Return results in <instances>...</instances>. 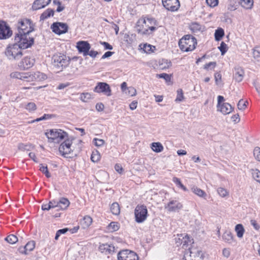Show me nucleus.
I'll return each instance as SVG.
<instances>
[{
    "mask_svg": "<svg viewBox=\"0 0 260 260\" xmlns=\"http://www.w3.org/2000/svg\"><path fill=\"white\" fill-rule=\"evenodd\" d=\"M214 78H215L216 83L217 84H218V81H220L221 80V74L218 72L215 73L214 74Z\"/></svg>",
    "mask_w": 260,
    "mask_h": 260,
    "instance_id": "680f3d73",
    "label": "nucleus"
},
{
    "mask_svg": "<svg viewBox=\"0 0 260 260\" xmlns=\"http://www.w3.org/2000/svg\"><path fill=\"white\" fill-rule=\"evenodd\" d=\"M246 103H247V102L243 101L242 99L240 100L237 105L238 108L240 110L245 109L246 107Z\"/></svg>",
    "mask_w": 260,
    "mask_h": 260,
    "instance_id": "8fccbe9b",
    "label": "nucleus"
},
{
    "mask_svg": "<svg viewBox=\"0 0 260 260\" xmlns=\"http://www.w3.org/2000/svg\"><path fill=\"white\" fill-rule=\"evenodd\" d=\"M235 231L237 233V236L238 238H241L243 236L245 232L244 228L242 224H238L235 226Z\"/></svg>",
    "mask_w": 260,
    "mask_h": 260,
    "instance_id": "c85d7f7f",
    "label": "nucleus"
},
{
    "mask_svg": "<svg viewBox=\"0 0 260 260\" xmlns=\"http://www.w3.org/2000/svg\"><path fill=\"white\" fill-rule=\"evenodd\" d=\"M135 220L137 223H142L147 218L148 211L146 206L138 205L135 209Z\"/></svg>",
    "mask_w": 260,
    "mask_h": 260,
    "instance_id": "6e6552de",
    "label": "nucleus"
},
{
    "mask_svg": "<svg viewBox=\"0 0 260 260\" xmlns=\"http://www.w3.org/2000/svg\"><path fill=\"white\" fill-rule=\"evenodd\" d=\"M76 47L79 52L85 56L88 55V52L90 50L91 46L87 41H80L77 43Z\"/></svg>",
    "mask_w": 260,
    "mask_h": 260,
    "instance_id": "2eb2a0df",
    "label": "nucleus"
},
{
    "mask_svg": "<svg viewBox=\"0 0 260 260\" xmlns=\"http://www.w3.org/2000/svg\"><path fill=\"white\" fill-rule=\"evenodd\" d=\"M29 35V34H16L14 39L15 43H17V45L22 49L30 47L34 44V39Z\"/></svg>",
    "mask_w": 260,
    "mask_h": 260,
    "instance_id": "423d86ee",
    "label": "nucleus"
},
{
    "mask_svg": "<svg viewBox=\"0 0 260 260\" xmlns=\"http://www.w3.org/2000/svg\"><path fill=\"white\" fill-rule=\"evenodd\" d=\"M51 28L52 31L57 34L61 35L66 33L68 30V26L66 23L62 22H55L53 23Z\"/></svg>",
    "mask_w": 260,
    "mask_h": 260,
    "instance_id": "ddd939ff",
    "label": "nucleus"
},
{
    "mask_svg": "<svg viewBox=\"0 0 260 260\" xmlns=\"http://www.w3.org/2000/svg\"><path fill=\"white\" fill-rule=\"evenodd\" d=\"M173 182L176 183L177 185H178L179 187L181 188L184 191H187V189L186 187H185L181 182L180 180L177 178V177H174L173 178Z\"/></svg>",
    "mask_w": 260,
    "mask_h": 260,
    "instance_id": "a19ab883",
    "label": "nucleus"
},
{
    "mask_svg": "<svg viewBox=\"0 0 260 260\" xmlns=\"http://www.w3.org/2000/svg\"><path fill=\"white\" fill-rule=\"evenodd\" d=\"M5 239L6 241L11 244L16 243L18 240L17 237L13 234L10 235Z\"/></svg>",
    "mask_w": 260,
    "mask_h": 260,
    "instance_id": "e433bc0d",
    "label": "nucleus"
},
{
    "mask_svg": "<svg viewBox=\"0 0 260 260\" xmlns=\"http://www.w3.org/2000/svg\"><path fill=\"white\" fill-rule=\"evenodd\" d=\"M70 202L67 198H61L58 201V209L57 210H65L70 205Z\"/></svg>",
    "mask_w": 260,
    "mask_h": 260,
    "instance_id": "393cba45",
    "label": "nucleus"
},
{
    "mask_svg": "<svg viewBox=\"0 0 260 260\" xmlns=\"http://www.w3.org/2000/svg\"><path fill=\"white\" fill-rule=\"evenodd\" d=\"M235 74L234 77L236 81L240 82L243 78L244 75V72L243 69L240 67H237L235 68Z\"/></svg>",
    "mask_w": 260,
    "mask_h": 260,
    "instance_id": "b1692460",
    "label": "nucleus"
},
{
    "mask_svg": "<svg viewBox=\"0 0 260 260\" xmlns=\"http://www.w3.org/2000/svg\"><path fill=\"white\" fill-rule=\"evenodd\" d=\"M151 47L152 46L151 45H148L147 44L143 45V49L146 53H150L151 52Z\"/></svg>",
    "mask_w": 260,
    "mask_h": 260,
    "instance_id": "13d9d810",
    "label": "nucleus"
},
{
    "mask_svg": "<svg viewBox=\"0 0 260 260\" xmlns=\"http://www.w3.org/2000/svg\"><path fill=\"white\" fill-rule=\"evenodd\" d=\"M35 59L33 57H25L19 63V67L24 69L27 70L31 68L35 64Z\"/></svg>",
    "mask_w": 260,
    "mask_h": 260,
    "instance_id": "f3484780",
    "label": "nucleus"
},
{
    "mask_svg": "<svg viewBox=\"0 0 260 260\" xmlns=\"http://www.w3.org/2000/svg\"><path fill=\"white\" fill-rule=\"evenodd\" d=\"M69 58L61 53H56L52 57L51 64L57 72L62 71L69 65Z\"/></svg>",
    "mask_w": 260,
    "mask_h": 260,
    "instance_id": "f03ea898",
    "label": "nucleus"
},
{
    "mask_svg": "<svg viewBox=\"0 0 260 260\" xmlns=\"http://www.w3.org/2000/svg\"><path fill=\"white\" fill-rule=\"evenodd\" d=\"M54 11L51 9H48L45 12H44L40 16L41 20H44L50 16H52L54 15Z\"/></svg>",
    "mask_w": 260,
    "mask_h": 260,
    "instance_id": "cd10ccee",
    "label": "nucleus"
},
{
    "mask_svg": "<svg viewBox=\"0 0 260 260\" xmlns=\"http://www.w3.org/2000/svg\"><path fill=\"white\" fill-rule=\"evenodd\" d=\"M35 247V242L34 241H30L25 245L24 247H20L19 248V251L22 254H27V251H32Z\"/></svg>",
    "mask_w": 260,
    "mask_h": 260,
    "instance_id": "4be33fe9",
    "label": "nucleus"
},
{
    "mask_svg": "<svg viewBox=\"0 0 260 260\" xmlns=\"http://www.w3.org/2000/svg\"><path fill=\"white\" fill-rule=\"evenodd\" d=\"M197 44L196 39L189 35L185 36L179 42L180 49L185 52L194 50Z\"/></svg>",
    "mask_w": 260,
    "mask_h": 260,
    "instance_id": "39448f33",
    "label": "nucleus"
},
{
    "mask_svg": "<svg viewBox=\"0 0 260 260\" xmlns=\"http://www.w3.org/2000/svg\"><path fill=\"white\" fill-rule=\"evenodd\" d=\"M109 247V245L106 244H103L102 245L100 246V249L102 251V252L105 251L106 252H108V248Z\"/></svg>",
    "mask_w": 260,
    "mask_h": 260,
    "instance_id": "052dcab7",
    "label": "nucleus"
},
{
    "mask_svg": "<svg viewBox=\"0 0 260 260\" xmlns=\"http://www.w3.org/2000/svg\"><path fill=\"white\" fill-rule=\"evenodd\" d=\"M92 219L89 216H85L81 221V225L83 228L88 227L92 223Z\"/></svg>",
    "mask_w": 260,
    "mask_h": 260,
    "instance_id": "72a5a7b5",
    "label": "nucleus"
},
{
    "mask_svg": "<svg viewBox=\"0 0 260 260\" xmlns=\"http://www.w3.org/2000/svg\"><path fill=\"white\" fill-rule=\"evenodd\" d=\"M21 48L17 45V43L8 46L5 51V54L9 60H17L20 59L22 53Z\"/></svg>",
    "mask_w": 260,
    "mask_h": 260,
    "instance_id": "0eeeda50",
    "label": "nucleus"
},
{
    "mask_svg": "<svg viewBox=\"0 0 260 260\" xmlns=\"http://www.w3.org/2000/svg\"><path fill=\"white\" fill-rule=\"evenodd\" d=\"M108 229L111 232L116 231L119 229L118 223L116 222H112L109 224Z\"/></svg>",
    "mask_w": 260,
    "mask_h": 260,
    "instance_id": "ea45409f",
    "label": "nucleus"
},
{
    "mask_svg": "<svg viewBox=\"0 0 260 260\" xmlns=\"http://www.w3.org/2000/svg\"><path fill=\"white\" fill-rule=\"evenodd\" d=\"M12 34L10 28L6 25L0 24V39H5Z\"/></svg>",
    "mask_w": 260,
    "mask_h": 260,
    "instance_id": "aec40b11",
    "label": "nucleus"
},
{
    "mask_svg": "<svg viewBox=\"0 0 260 260\" xmlns=\"http://www.w3.org/2000/svg\"><path fill=\"white\" fill-rule=\"evenodd\" d=\"M17 27L18 31L17 34H29L34 30L31 21L27 19L19 21Z\"/></svg>",
    "mask_w": 260,
    "mask_h": 260,
    "instance_id": "1a4fd4ad",
    "label": "nucleus"
},
{
    "mask_svg": "<svg viewBox=\"0 0 260 260\" xmlns=\"http://www.w3.org/2000/svg\"><path fill=\"white\" fill-rule=\"evenodd\" d=\"M239 3L241 6L247 9H251L253 6V0H240Z\"/></svg>",
    "mask_w": 260,
    "mask_h": 260,
    "instance_id": "c756f323",
    "label": "nucleus"
},
{
    "mask_svg": "<svg viewBox=\"0 0 260 260\" xmlns=\"http://www.w3.org/2000/svg\"><path fill=\"white\" fill-rule=\"evenodd\" d=\"M100 155L98 151L93 152L91 156V160L93 162H98L100 159Z\"/></svg>",
    "mask_w": 260,
    "mask_h": 260,
    "instance_id": "09e8293b",
    "label": "nucleus"
},
{
    "mask_svg": "<svg viewBox=\"0 0 260 260\" xmlns=\"http://www.w3.org/2000/svg\"><path fill=\"white\" fill-rule=\"evenodd\" d=\"M49 142L59 143L68 137V134L60 129H52L45 133Z\"/></svg>",
    "mask_w": 260,
    "mask_h": 260,
    "instance_id": "7ed1b4c3",
    "label": "nucleus"
},
{
    "mask_svg": "<svg viewBox=\"0 0 260 260\" xmlns=\"http://www.w3.org/2000/svg\"><path fill=\"white\" fill-rule=\"evenodd\" d=\"M40 170L44 173L47 178L51 177L47 166H44L43 164L40 165Z\"/></svg>",
    "mask_w": 260,
    "mask_h": 260,
    "instance_id": "4c0bfd02",
    "label": "nucleus"
},
{
    "mask_svg": "<svg viewBox=\"0 0 260 260\" xmlns=\"http://www.w3.org/2000/svg\"><path fill=\"white\" fill-rule=\"evenodd\" d=\"M190 29L194 33L201 31L202 26L197 22H192L189 26Z\"/></svg>",
    "mask_w": 260,
    "mask_h": 260,
    "instance_id": "2f4dec72",
    "label": "nucleus"
},
{
    "mask_svg": "<svg viewBox=\"0 0 260 260\" xmlns=\"http://www.w3.org/2000/svg\"><path fill=\"white\" fill-rule=\"evenodd\" d=\"M117 257L118 260H139L137 253L128 249L119 251Z\"/></svg>",
    "mask_w": 260,
    "mask_h": 260,
    "instance_id": "9b49d317",
    "label": "nucleus"
},
{
    "mask_svg": "<svg viewBox=\"0 0 260 260\" xmlns=\"http://www.w3.org/2000/svg\"><path fill=\"white\" fill-rule=\"evenodd\" d=\"M110 210L111 212L115 215H118L120 213V207L119 204L116 202L113 203L111 205Z\"/></svg>",
    "mask_w": 260,
    "mask_h": 260,
    "instance_id": "473e14b6",
    "label": "nucleus"
},
{
    "mask_svg": "<svg viewBox=\"0 0 260 260\" xmlns=\"http://www.w3.org/2000/svg\"><path fill=\"white\" fill-rule=\"evenodd\" d=\"M217 192L219 194V195L223 198L228 195V192L227 190L222 187H219L217 189Z\"/></svg>",
    "mask_w": 260,
    "mask_h": 260,
    "instance_id": "37998d69",
    "label": "nucleus"
},
{
    "mask_svg": "<svg viewBox=\"0 0 260 260\" xmlns=\"http://www.w3.org/2000/svg\"><path fill=\"white\" fill-rule=\"evenodd\" d=\"M10 77L12 78L18 79L26 82H31L33 81H41L47 78V76L45 74L40 72L32 73L14 72L11 73Z\"/></svg>",
    "mask_w": 260,
    "mask_h": 260,
    "instance_id": "f257e3e1",
    "label": "nucleus"
},
{
    "mask_svg": "<svg viewBox=\"0 0 260 260\" xmlns=\"http://www.w3.org/2000/svg\"><path fill=\"white\" fill-rule=\"evenodd\" d=\"M216 65V63L215 61L210 62L208 63H207L204 65V69L205 70H209L210 67H212L213 69H214Z\"/></svg>",
    "mask_w": 260,
    "mask_h": 260,
    "instance_id": "6e6d98bb",
    "label": "nucleus"
},
{
    "mask_svg": "<svg viewBox=\"0 0 260 260\" xmlns=\"http://www.w3.org/2000/svg\"><path fill=\"white\" fill-rule=\"evenodd\" d=\"M192 239L187 235H186L183 236L182 235H178V238H175L176 243L177 245H182V247H186L189 244L191 243Z\"/></svg>",
    "mask_w": 260,
    "mask_h": 260,
    "instance_id": "dca6fc26",
    "label": "nucleus"
},
{
    "mask_svg": "<svg viewBox=\"0 0 260 260\" xmlns=\"http://www.w3.org/2000/svg\"><path fill=\"white\" fill-rule=\"evenodd\" d=\"M68 231V229L67 228H64L58 230L56 233L55 239L57 240L61 234H65Z\"/></svg>",
    "mask_w": 260,
    "mask_h": 260,
    "instance_id": "603ef678",
    "label": "nucleus"
},
{
    "mask_svg": "<svg viewBox=\"0 0 260 260\" xmlns=\"http://www.w3.org/2000/svg\"><path fill=\"white\" fill-rule=\"evenodd\" d=\"M185 256L187 257V260H203L202 251L196 249L190 250L189 255L186 253Z\"/></svg>",
    "mask_w": 260,
    "mask_h": 260,
    "instance_id": "a211bd4d",
    "label": "nucleus"
},
{
    "mask_svg": "<svg viewBox=\"0 0 260 260\" xmlns=\"http://www.w3.org/2000/svg\"><path fill=\"white\" fill-rule=\"evenodd\" d=\"M90 99V94L88 93H83L81 94L80 99L84 102H86L87 100Z\"/></svg>",
    "mask_w": 260,
    "mask_h": 260,
    "instance_id": "4d7b16f0",
    "label": "nucleus"
},
{
    "mask_svg": "<svg viewBox=\"0 0 260 260\" xmlns=\"http://www.w3.org/2000/svg\"><path fill=\"white\" fill-rule=\"evenodd\" d=\"M250 223H251V225H253V226L254 227V228L255 230H258L259 229L260 227L255 220H253V219L251 220Z\"/></svg>",
    "mask_w": 260,
    "mask_h": 260,
    "instance_id": "774afa93",
    "label": "nucleus"
},
{
    "mask_svg": "<svg viewBox=\"0 0 260 260\" xmlns=\"http://www.w3.org/2000/svg\"><path fill=\"white\" fill-rule=\"evenodd\" d=\"M253 155L255 158L260 161V148L255 147L253 150Z\"/></svg>",
    "mask_w": 260,
    "mask_h": 260,
    "instance_id": "3c124183",
    "label": "nucleus"
},
{
    "mask_svg": "<svg viewBox=\"0 0 260 260\" xmlns=\"http://www.w3.org/2000/svg\"><path fill=\"white\" fill-rule=\"evenodd\" d=\"M217 108L218 110L220 111L223 114H228L230 113L233 110L232 106L228 103H222Z\"/></svg>",
    "mask_w": 260,
    "mask_h": 260,
    "instance_id": "5701e85b",
    "label": "nucleus"
},
{
    "mask_svg": "<svg viewBox=\"0 0 260 260\" xmlns=\"http://www.w3.org/2000/svg\"><path fill=\"white\" fill-rule=\"evenodd\" d=\"M218 49L220 51L221 55H223L227 51V45L224 42H222L220 44V45L218 47Z\"/></svg>",
    "mask_w": 260,
    "mask_h": 260,
    "instance_id": "79ce46f5",
    "label": "nucleus"
},
{
    "mask_svg": "<svg viewBox=\"0 0 260 260\" xmlns=\"http://www.w3.org/2000/svg\"><path fill=\"white\" fill-rule=\"evenodd\" d=\"M151 148L156 152H160L163 150L164 147L159 142H153L151 144Z\"/></svg>",
    "mask_w": 260,
    "mask_h": 260,
    "instance_id": "7c9ffc66",
    "label": "nucleus"
},
{
    "mask_svg": "<svg viewBox=\"0 0 260 260\" xmlns=\"http://www.w3.org/2000/svg\"><path fill=\"white\" fill-rule=\"evenodd\" d=\"M177 95L176 99V102H181L183 99V91L181 89H179L177 90Z\"/></svg>",
    "mask_w": 260,
    "mask_h": 260,
    "instance_id": "49530a36",
    "label": "nucleus"
},
{
    "mask_svg": "<svg viewBox=\"0 0 260 260\" xmlns=\"http://www.w3.org/2000/svg\"><path fill=\"white\" fill-rule=\"evenodd\" d=\"M127 89L128 90V93L131 96H133L136 94V90L134 87H129Z\"/></svg>",
    "mask_w": 260,
    "mask_h": 260,
    "instance_id": "e2e57ef3",
    "label": "nucleus"
},
{
    "mask_svg": "<svg viewBox=\"0 0 260 260\" xmlns=\"http://www.w3.org/2000/svg\"><path fill=\"white\" fill-rule=\"evenodd\" d=\"M72 144V139H69L68 137L65 139V140L61 143L59 147L58 150L60 154L64 157H68V155L73 151Z\"/></svg>",
    "mask_w": 260,
    "mask_h": 260,
    "instance_id": "9d476101",
    "label": "nucleus"
},
{
    "mask_svg": "<svg viewBox=\"0 0 260 260\" xmlns=\"http://www.w3.org/2000/svg\"><path fill=\"white\" fill-rule=\"evenodd\" d=\"M252 176L257 182L260 183V171L259 170L257 169L253 170Z\"/></svg>",
    "mask_w": 260,
    "mask_h": 260,
    "instance_id": "a18cd8bd",
    "label": "nucleus"
},
{
    "mask_svg": "<svg viewBox=\"0 0 260 260\" xmlns=\"http://www.w3.org/2000/svg\"><path fill=\"white\" fill-rule=\"evenodd\" d=\"M25 108L30 112L35 111L37 108V106L34 103L30 102L27 103V104L26 105Z\"/></svg>",
    "mask_w": 260,
    "mask_h": 260,
    "instance_id": "de8ad7c7",
    "label": "nucleus"
},
{
    "mask_svg": "<svg viewBox=\"0 0 260 260\" xmlns=\"http://www.w3.org/2000/svg\"><path fill=\"white\" fill-rule=\"evenodd\" d=\"M191 191L196 194L198 196L200 197L205 198L207 196V194L206 192L202 190L201 189L198 188L196 186H193L191 188Z\"/></svg>",
    "mask_w": 260,
    "mask_h": 260,
    "instance_id": "bb28decb",
    "label": "nucleus"
},
{
    "mask_svg": "<svg viewBox=\"0 0 260 260\" xmlns=\"http://www.w3.org/2000/svg\"><path fill=\"white\" fill-rule=\"evenodd\" d=\"M222 239L225 242L231 244L234 241V237L232 233L230 231H225L223 235Z\"/></svg>",
    "mask_w": 260,
    "mask_h": 260,
    "instance_id": "a878e982",
    "label": "nucleus"
},
{
    "mask_svg": "<svg viewBox=\"0 0 260 260\" xmlns=\"http://www.w3.org/2000/svg\"><path fill=\"white\" fill-rule=\"evenodd\" d=\"M182 208V205L177 200H172L165 206V209L169 212H176Z\"/></svg>",
    "mask_w": 260,
    "mask_h": 260,
    "instance_id": "6ab92c4d",
    "label": "nucleus"
},
{
    "mask_svg": "<svg viewBox=\"0 0 260 260\" xmlns=\"http://www.w3.org/2000/svg\"><path fill=\"white\" fill-rule=\"evenodd\" d=\"M218 0H206L207 4L211 7H214L218 4Z\"/></svg>",
    "mask_w": 260,
    "mask_h": 260,
    "instance_id": "5fc2aeb1",
    "label": "nucleus"
},
{
    "mask_svg": "<svg viewBox=\"0 0 260 260\" xmlns=\"http://www.w3.org/2000/svg\"><path fill=\"white\" fill-rule=\"evenodd\" d=\"M164 7L172 12L177 11L180 7L179 0H162Z\"/></svg>",
    "mask_w": 260,
    "mask_h": 260,
    "instance_id": "4468645a",
    "label": "nucleus"
},
{
    "mask_svg": "<svg viewBox=\"0 0 260 260\" xmlns=\"http://www.w3.org/2000/svg\"><path fill=\"white\" fill-rule=\"evenodd\" d=\"M156 77L159 78L164 79L166 82H170L171 81V75L166 74V73H162L160 74H157Z\"/></svg>",
    "mask_w": 260,
    "mask_h": 260,
    "instance_id": "c03bdc74",
    "label": "nucleus"
},
{
    "mask_svg": "<svg viewBox=\"0 0 260 260\" xmlns=\"http://www.w3.org/2000/svg\"><path fill=\"white\" fill-rule=\"evenodd\" d=\"M53 117V115L45 114L43 116L31 121V123H33L35 122H38V121H40L41 120L49 119Z\"/></svg>",
    "mask_w": 260,
    "mask_h": 260,
    "instance_id": "58836bf2",
    "label": "nucleus"
},
{
    "mask_svg": "<svg viewBox=\"0 0 260 260\" xmlns=\"http://www.w3.org/2000/svg\"><path fill=\"white\" fill-rule=\"evenodd\" d=\"M141 22H142L144 25H142V29H141L139 24L137 25V31L139 34L147 35L150 34L148 31V29H150L151 31L156 29L155 26L156 20L153 18H144L142 20H139L138 22V23H140Z\"/></svg>",
    "mask_w": 260,
    "mask_h": 260,
    "instance_id": "20e7f679",
    "label": "nucleus"
},
{
    "mask_svg": "<svg viewBox=\"0 0 260 260\" xmlns=\"http://www.w3.org/2000/svg\"><path fill=\"white\" fill-rule=\"evenodd\" d=\"M101 44L104 46L106 49L112 50L113 49L112 46L107 42H101Z\"/></svg>",
    "mask_w": 260,
    "mask_h": 260,
    "instance_id": "69168bd1",
    "label": "nucleus"
},
{
    "mask_svg": "<svg viewBox=\"0 0 260 260\" xmlns=\"http://www.w3.org/2000/svg\"><path fill=\"white\" fill-rule=\"evenodd\" d=\"M232 121L235 123H237L240 121V117L238 114L234 115L231 117Z\"/></svg>",
    "mask_w": 260,
    "mask_h": 260,
    "instance_id": "0e129e2a",
    "label": "nucleus"
},
{
    "mask_svg": "<svg viewBox=\"0 0 260 260\" xmlns=\"http://www.w3.org/2000/svg\"><path fill=\"white\" fill-rule=\"evenodd\" d=\"M51 0H36L32 6V9L37 10L45 7L51 2Z\"/></svg>",
    "mask_w": 260,
    "mask_h": 260,
    "instance_id": "412c9836",
    "label": "nucleus"
},
{
    "mask_svg": "<svg viewBox=\"0 0 260 260\" xmlns=\"http://www.w3.org/2000/svg\"><path fill=\"white\" fill-rule=\"evenodd\" d=\"M49 205H50L51 208H58V201H56L54 200L50 201L49 202Z\"/></svg>",
    "mask_w": 260,
    "mask_h": 260,
    "instance_id": "bf43d9fd",
    "label": "nucleus"
},
{
    "mask_svg": "<svg viewBox=\"0 0 260 260\" xmlns=\"http://www.w3.org/2000/svg\"><path fill=\"white\" fill-rule=\"evenodd\" d=\"M253 57L257 61H260V47L257 46L253 49Z\"/></svg>",
    "mask_w": 260,
    "mask_h": 260,
    "instance_id": "c9c22d12",
    "label": "nucleus"
},
{
    "mask_svg": "<svg viewBox=\"0 0 260 260\" xmlns=\"http://www.w3.org/2000/svg\"><path fill=\"white\" fill-rule=\"evenodd\" d=\"M94 91L97 93H103L107 96L111 95L110 87L105 82H98L94 87Z\"/></svg>",
    "mask_w": 260,
    "mask_h": 260,
    "instance_id": "f8f14e48",
    "label": "nucleus"
},
{
    "mask_svg": "<svg viewBox=\"0 0 260 260\" xmlns=\"http://www.w3.org/2000/svg\"><path fill=\"white\" fill-rule=\"evenodd\" d=\"M93 142L95 146L100 147L104 145L105 141L103 139H99L97 138H94L93 139Z\"/></svg>",
    "mask_w": 260,
    "mask_h": 260,
    "instance_id": "864d4df0",
    "label": "nucleus"
},
{
    "mask_svg": "<svg viewBox=\"0 0 260 260\" xmlns=\"http://www.w3.org/2000/svg\"><path fill=\"white\" fill-rule=\"evenodd\" d=\"M98 54L99 53L96 51L91 50L88 52V55L92 58H95Z\"/></svg>",
    "mask_w": 260,
    "mask_h": 260,
    "instance_id": "338daca9",
    "label": "nucleus"
},
{
    "mask_svg": "<svg viewBox=\"0 0 260 260\" xmlns=\"http://www.w3.org/2000/svg\"><path fill=\"white\" fill-rule=\"evenodd\" d=\"M224 32L222 28H219L215 30L214 34L215 40L217 41H220L224 36Z\"/></svg>",
    "mask_w": 260,
    "mask_h": 260,
    "instance_id": "f704fd0d",
    "label": "nucleus"
}]
</instances>
